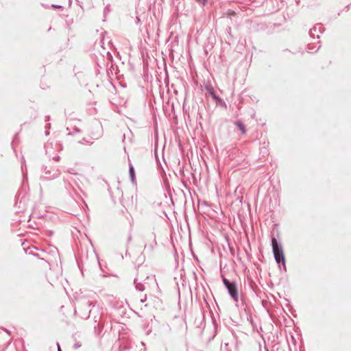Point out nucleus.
Here are the masks:
<instances>
[{"label":"nucleus","mask_w":351,"mask_h":351,"mask_svg":"<svg viewBox=\"0 0 351 351\" xmlns=\"http://www.w3.org/2000/svg\"><path fill=\"white\" fill-rule=\"evenodd\" d=\"M271 242L272 251L276 262L278 264V266L280 267V264L282 263L284 270L286 271L285 256L283 252V248L281 243L279 242L274 237H271Z\"/></svg>","instance_id":"1"},{"label":"nucleus","mask_w":351,"mask_h":351,"mask_svg":"<svg viewBox=\"0 0 351 351\" xmlns=\"http://www.w3.org/2000/svg\"><path fill=\"white\" fill-rule=\"evenodd\" d=\"M222 282L227 289L230 296L234 302H237L239 301V295L237 282L235 281H230L226 278H222Z\"/></svg>","instance_id":"2"},{"label":"nucleus","mask_w":351,"mask_h":351,"mask_svg":"<svg viewBox=\"0 0 351 351\" xmlns=\"http://www.w3.org/2000/svg\"><path fill=\"white\" fill-rule=\"evenodd\" d=\"M81 307L79 308L80 316L82 318L87 319L90 317V313L93 311V309H90V307L93 305V302L90 300H83L80 301Z\"/></svg>","instance_id":"3"},{"label":"nucleus","mask_w":351,"mask_h":351,"mask_svg":"<svg viewBox=\"0 0 351 351\" xmlns=\"http://www.w3.org/2000/svg\"><path fill=\"white\" fill-rule=\"evenodd\" d=\"M43 171L45 176H42V180H49L58 178L60 175V171L58 169L48 168L47 167H43Z\"/></svg>","instance_id":"4"},{"label":"nucleus","mask_w":351,"mask_h":351,"mask_svg":"<svg viewBox=\"0 0 351 351\" xmlns=\"http://www.w3.org/2000/svg\"><path fill=\"white\" fill-rule=\"evenodd\" d=\"M324 30L322 25L317 24L310 29L309 34L313 38H319V34H322Z\"/></svg>","instance_id":"5"},{"label":"nucleus","mask_w":351,"mask_h":351,"mask_svg":"<svg viewBox=\"0 0 351 351\" xmlns=\"http://www.w3.org/2000/svg\"><path fill=\"white\" fill-rule=\"evenodd\" d=\"M100 319H101V316H95L94 317V322H95V325L93 326L94 328V330H95V332L97 335H99L103 330V328H104V326L101 324V321H100Z\"/></svg>","instance_id":"6"},{"label":"nucleus","mask_w":351,"mask_h":351,"mask_svg":"<svg viewBox=\"0 0 351 351\" xmlns=\"http://www.w3.org/2000/svg\"><path fill=\"white\" fill-rule=\"evenodd\" d=\"M93 129L95 130V132H91V138H99L103 134L101 125L100 124H96L95 125L93 126Z\"/></svg>","instance_id":"7"},{"label":"nucleus","mask_w":351,"mask_h":351,"mask_svg":"<svg viewBox=\"0 0 351 351\" xmlns=\"http://www.w3.org/2000/svg\"><path fill=\"white\" fill-rule=\"evenodd\" d=\"M207 90L212 98L216 101L217 105H225V101L220 97L216 95L213 88H207Z\"/></svg>","instance_id":"8"},{"label":"nucleus","mask_w":351,"mask_h":351,"mask_svg":"<svg viewBox=\"0 0 351 351\" xmlns=\"http://www.w3.org/2000/svg\"><path fill=\"white\" fill-rule=\"evenodd\" d=\"M143 277H141L139 275H138L134 280V284L135 285L136 289L140 291L145 290V285L143 282Z\"/></svg>","instance_id":"9"},{"label":"nucleus","mask_w":351,"mask_h":351,"mask_svg":"<svg viewBox=\"0 0 351 351\" xmlns=\"http://www.w3.org/2000/svg\"><path fill=\"white\" fill-rule=\"evenodd\" d=\"M234 125L239 130L241 131L242 134H245L247 132L245 124L240 120H237L234 122Z\"/></svg>","instance_id":"10"},{"label":"nucleus","mask_w":351,"mask_h":351,"mask_svg":"<svg viewBox=\"0 0 351 351\" xmlns=\"http://www.w3.org/2000/svg\"><path fill=\"white\" fill-rule=\"evenodd\" d=\"M129 174H130V178L131 179L132 182L134 183L136 181L135 170H134V167L131 164L130 165V167H129Z\"/></svg>","instance_id":"11"},{"label":"nucleus","mask_w":351,"mask_h":351,"mask_svg":"<svg viewBox=\"0 0 351 351\" xmlns=\"http://www.w3.org/2000/svg\"><path fill=\"white\" fill-rule=\"evenodd\" d=\"M110 11V5H108L105 7L104 10V16H106V15L109 13Z\"/></svg>","instance_id":"12"},{"label":"nucleus","mask_w":351,"mask_h":351,"mask_svg":"<svg viewBox=\"0 0 351 351\" xmlns=\"http://www.w3.org/2000/svg\"><path fill=\"white\" fill-rule=\"evenodd\" d=\"M308 51L311 52V50L314 49V44H308L307 46Z\"/></svg>","instance_id":"13"},{"label":"nucleus","mask_w":351,"mask_h":351,"mask_svg":"<svg viewBox=\"0 0 351 351\" xmlns=\"http://www.w3.org/2000/svg\"><path fill=\"white\" fill-rule=\"evenodd\" d=\"M82 346V344L80 343V342H76L74 345H73V348L75 349H78L79 348H80Z\"/></svg>","instance_id":"14"},{"label":"nucleus","mask_w":351,"mask_h":351,"mask_svg":"<svg viewBox=\"0 0 351 351\" xmlns=\"http://www.w3.org/2000/svg\"><path fill=\"white\" fill-rule=\"evenodd\" d=\"M51 6L53 8H58V9L62 8V5H54V4H53Z\"/></svg>","instance_id":"15"},{"label":"nucleus","mask_w":351,"mask_h":351,"mask_svg":"<svg viewBox=\"0 0 351 351\" xmlns=\"http://www.w3.org/2000/svg\"><path fill=\"white\" fill-rule=\"evenodd\" d=\"M135 22H136V23L137 25H138V24H140V23H141V19H140V18H139L138 16H136V21H135Z\"/></svg>","instance_id":"16"},{"label":"nucleus","mask_w":351,"mask_h":351,"mask_svg":"<svg viewBox=\"0 0 351 351\" xmlns=\"http://www.w3.org/2000/svg\"><path fill=\"white\" fill-rule=\"evenodd\" d=\"M197 2L203 3L204 4L207 1V0H195Z\"/></svg>","instance_id":"17"},{"label":"nucleus","mask_w":351,"mask_h":351,"mask_svg":"<svg viewBox=\"0 0 351 351\" xmlns=\"http://www.w3.org/2000/svg\"><path fill=\"white\" fill-rule=\"evenodd\" d=\"M50 119V117L49 115L46 116L45 118V121H48Z\"/></svg>","instance_id":"18"},{"label":"nucleus","mask_w":351,"mask_h":351,"mask_svg":"<svg viewBox=\"0 0 351 351\" xmlns=\"http://www.w3.org/2000/svg\"><path fill=\"white\" fill-rule=\"evenodd\" d=\"M50 126H51V124H50V123H47V124H46V125H45V129H48V130H49V129L50 128Z\"/></svg>","instance_id":"19"},{"label":"nucleus","mask_w":351,"mask_h":351,"mask_svg":"<svg viewBox=\"0 0 351 351\" xmlns=\"http://www.w3.org/2000/svg\"><path fill=\"white\" fill-rule=\"evenodd\" d=\"M53 159L54 160L58 161V160H59V159H60V156H55V157H53Z\"/></svg>","instance_id":"20"},{"label":"nucleus","mask_w":351,"mask_h":351,"mask_svg":"<svg viewBox=\"0 0 351 351\" xmlns=\"http://www.w3.org/2000/svg\"><path fill=\"white\" fill-rule=\"evenodd\" d=\"M317 44L319 45L315 51H317L321 47L320 41H318Z\"/></svg>","instance_id":"21"},{"label":"nucleus","mask_w":351,"mask_h":351,"mask_svg":"<svg viewBox=\"0 0 351 351\" xmlns=\"http://www.w3.org/2000/svg\"><path fill=\"white\" fill-rule=\"evenodd\" d=\"M49 134V131L48 129H46V130H45V135L47 136Z\"/></svg>","instance_id":"22"},{"label":"nucleus","mask_w":351,"mask_h":351,"mask_svg":"<svg viewBox=\"0 0 351 351\" xmlns=\"http://www.w3.org/2000/svg\"><path fill=\"white\" fill-rule=\"evenodd\" d=\"M57 346H58V351H61V349H60V345L58 343H57Z\"/></svg>","instance_id":"23"},{"label":"nucleus","mask_w":351,"mask_h":351,"mask_svg":"<svg viewBox=\"0 0 351 351\" xmlns=\"http://www.w3.org/2000/svg\"><path fill=\"white\" fill-rule=\"evenodd\" d=\"M82 141H83V142H86V143H88V141H86L85 138H83V139H82Z\"/></svg>","instance_id":"24"},{"label":"nucleus","mask_w":351,"mask_h":351,"mask_svg":"<svg viewBox=\"0 0 351 351\" xmlns=\"http://www.w3.org/2000/svg\"><path fill=\"white\" fill-rule=\"evenodd\" d=\"M149 278V276H146L145 280H148Z\"/></svg>","instance_id":"25"}]
</instances>
